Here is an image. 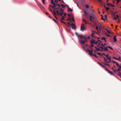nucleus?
Returning <instances> with one entry per match:
<instances>
[{"label": "nucleus", "mask_w": 121, "mask_h": 121, "mask_svg": "<svg viewBox=\"0 0 121 121\" xmlns=\"http://www.w3.org/2000/svg\"><path fill=\"white\" fill-rule=\"evenodd\" d=\"M83 12L84 13V15L86 18H88L89 16V19L91 22L93 23H99L98 22V19L95 16H93L89 15L85 10H84Z\"/></svg>", "instance_id": "nucleus-1"}, {"label": "nucleus", "mask_w": 121, "mask_h": 121, "mask_svg": "<svg viewBox=\"0 0 121 121\" xmlns=\"http://www.w3.org/2000/svg\"><path fill=\"white\" fill-rule=\"evenodd\" d=\"M64 23L68 27H71L72 29H73L75 30L76 29L75 25V24H74L73 23H71V24H70V23Z\"/></svg>", "instance_id": "nucleus-2"}, {"label": "nucleus", "mask_w": 121, "mask_h": 121, "mask_svg": "<svg viewBox=\"0 0 121 121\" xmlns=\"http://www.w3.org/2000/svg\"><path fill=\"white\" fill-rule=\"evenodd\" d=\"M75 34L80 39H86V37L85 35H79L76 32H75Z\"/></svg>", "instance_id": "nucleus-3"}, {"label": "nucleus", "mask_w": 121, "mask_h": 121, "mask_svg": "<svg viewBox=\"0 0 121 121\" xmlns=\"http://www.w3.org/2000/svg\"><path fill=\"white\" fill-rule=\"evenodd\" d=\"M89 47L91 49V50H90L88 49L87 50H86V51L87 52H88V54L90 56H92V53L93 52V49L90 46H89Z\"/></svg>", "instance_id": "nucleus-4"}, {"label": "nucleus", "mask_w": 121, "mask_h": 121, "mask_svg": "<svg viewBox=\"0 0 121 121\" xmlns=\"http://www.w3.org/2000/svg\"><path fill=\"white\" fill-rule=\"evenodd\" d=\"M94 26H95L96 28V30H97L98 32H99V31L98 30V26L100 28H103V26L101 24L100 25H97L96 24H94Z\"/></svg>", "instance_id": "nucleus-5"}, {"label": "nucleus", "mask_w": 121, "mask_h": 121, "mask_svg": "<svg viewBox=\"0 0 121 121\" xmlns=\"http://www.w3.org/2000/svg\"><path fill=\"white\" fill-rule=\"evenodd\" d=\"M86 28L84 26V24H82L80 27V30L83 31Z\"/></svg>", "instance_id": "nucleus-6"}, {"label": "nucleus", "mask_w": 121, "mask_h": 121, "mask_svg": "<svg viewBox=\"0 0 121 121\" xmlns=\"http://www.w3.org/2000/svg\"><path fill=\"white\" fill-rule=\"evenodd\" d=\"M56 12L59 15H62L63 14V12H60L58 10H57L56 11Z\"/></svg>", "instance_id": "nucleus-7"}, {"label": "nucleus", "mask_w": 121, "mask_h": 121, "mask_svg": "<svg viewBox=\"0 0 121 121\" xmlns=\"http://www.w3.org/2000/svg\"><path fill=\"white\" fill-rule=\"evenodd\" d=\"M106 70L109 73H110L111 74L113 75H114V74L112 72L110 71L107 68H106Z\"/></svg>", "instance_id": "nucleus-8"}, {"label": "nucleus", "mask_w": 121, "mask_h": 121, "mask_svg": "<svg viewBox=\"0 0 121 121\" xmlns=\"http://www.w3.org/2000/svg\"><path fill=\"white\" fill-rule=\"evenodd\" d=\"M55 5L54 6H53V8H55V7H56L57 6H58L59 7H60V5L58 4H55Z\"/></svg>", "instance_id": "nucleus-9"}, {"label": "nucleus", "mask_w": 121, "mask_h": 121, "mask_svg": "<svg viewBox=\"0 0 121 121\" xmlns=\"http://www.w3.org/2000/svg\"><path fill=\"white\" fill-rule=\"evenodd\" d=\"M79 41L81 42V43L82 45H83L85 43V41L84 40H81L79 39Z\"/></svg>", "instance_id": "nucleus-10"}, {"label": "nucleus", "mask_w": 121, "mask_h": 121, "mask_svg": "<svg viewBox=\"0 0 121 121\" xmlns=\"http://www.w3.org/2000/svg\"><path fill=\"white\" fill-rule=\"evenodd\" d=\"M95 39H92L91 40V41L90 42L91 44H92L93 43H95Z\"/></svg>", "instance_id": "nucleus-11"}, {"label": "nucleus", "mask_w": 121, "mask_h": 121, "mask_svg": "<svg viewBox=\"0 0 121 121\" xmlns=\"http://www.w3.org/2000/svg\"><path fill=\"white\" fill-rule=\"evenodd\" d=\"M113 41L114 42H116L117 41V39L116 36H114L113 38Z\"/></svg>", "instance_id": "nucleus-12"}, {"label": "nucleus", "mask_w": 121, "mask_h": 121, "mask_svg": "<svg viewBox=\"0 0 121 121\" xmlns=\"http://www.w3.org/2000/svg\"><path fill=\"white\" fill-rule=\"evenodd\" d=\"M90 23L91 24V26L93 28H94L95 27V26H94V24H96V23H94L93 24H91L92 23Z\"/></svg>", "instance_id": "nucleus-13"}, {"label": "nucleus", "mask_w": 121, "mask_h": 121, "mask_svg": "<svg viewBox=\"0 0 121 121\" xmlns=\"http://www.w3.org/2000/svg\"><path fill=\"white\" fill-rule=\"evenodd\" d=\"M106 56L107 57V59H108L109 60H111V58L110 57H108V55H106Z\"/></svg>", "instance_id": "nucleus-14"}, {"label": "nucleus", "mask_w": 121, "mask_h": 121, "mask_svg": "<svg viewBox=\"0 0 121 121\" xmlns=\"http://www.w3.org/2000/svg\"><path fill=\"white\" fill-rule=\"evenodd\" d=\"M54 0H51V4H52L53 5V6L55 5V3L54 2Z\"/></svg>", "instance_id": "nucleus-15"}, {"label": "nucleus", "mask_w": 121, "mask_h": 121, "mask_svg": "<svg viewBox=\"0 0 121 121\" xmlns=\"http://www.w3.org/2000/svg\"><path fill=\"white\" fill-rule=\"evenodd\" d=\"M104 51H108V50L107 48V46H106L104 48Z\"/></svg>", "instance_id": "nucleus-16"}, {"label": "nucleus", "mask_w": 121, "mask_h": 121, "mask_svg": "<svg viewBox=\"0 0 121 121\" xmlns=\"http://www.w3.org/2000/svg\"><path fill=\"white\" fill-rule=\"evenodd\" d=\"M72 21H73L74 22H75V21L74 18L73 17H72L71 19H70V21L71 22H72Z\"/></svg>", "instance_id": "nucleus-17"}, {"label": "nucleus", "mask_w": 121, "mask_h": 121, "mask_svg": "<svg viewBox=\"0 0 121 121\" xmlns=\"http://www.w3.org/2000/svg\"><path fill=\"white\" fill-rule=\"evenodd\" d=\"M117 75L119 76H121V73L120 72H117Z\"/></svg>", "instance_id": "nucleus-18"}, {"label": "nucleus", "mask_w": 121, "mask_h": 121, "mask_svg": "<svg viewBox=\"0 0 121 121\" xmlns=\"http://www.w3.org/2000/svg\"><path fill=\"white\" fill-rule=\"evenodd\" d=\"M68 11H72V9L70 8L69 7H68Z\"/></svg>", "instance_id": "nucleus-19"}, {"label": "nucleus", "mask_w": 121, "mask_h": 121, "mask_svg": "<svg viewBox=\"0 0 121 121\" xmlns=\"http://www.w3.org/2000/svg\"><path fill=\"white\" fill-rule=\"evenodd\" d=\"M96 51H101V50L99 48H96Z\"/></svg>", "instance_id": "nucleus-20"}, {"label": "nucleus", "mask_w": 121, "mask_h": 121, "mask_svg": "<svg viewBox=\"0 0 121 121\" xmlns=\"http://www.w3.org/2000/svg\"><path fill=\"white\" fill-rule=\"evenodd\" d=\"M116 70L117 72H120L119 71L121 70V69L120 68H118V69H116Z\"/></svg>", "instance_id": "nucleus-21"}, {"label": "nucleus", "mask_w": 121, "mask_h": 121, "mask_svg": "<svg viewBox=\"0 0 121 121\" xmlns=\"http://www.w3.org/2000/svg\"><path fill=\"white\" fill-rule=\"evenodd\" d=\"M92 33L94 34V33H96V32L95 30H91Z\"/></svg>", "instance_id": "nucleus-22"}, {"label": "nucleus", "mask_w": 121, "mask_h": 121, "mask_svg": "<svg viewBox=\"0 0 121 121\" xmlns=\"http://www.w3.org/2000/svg\"><path fill=\"white\" fill-rule=\"evenodd\" d=\"M52 13L53 14H54V15H55L56 14V12H55L54 11H53V12Z\"/></svg>", "instance_id": "nucleus-23"}, {"label": "nucleus", "mask_w": 121, "mask_h": 121, "mask_svg": "<svg viewBox=\"0 0 121 121\" xmlns=\"http://www.w3.org/2000/svg\"><path fill=\"white\" fill-rule=\"evenodd\" d=\"M104 7L107 10H108V9H109V8H108V7H105V5H104Z\"/></svg>", "instance_id": "nucleus-24"}, {"label": "nucleus", "mask_w": 121, "mask_h": 121, "mask_svg": "<svg viewBox=\"0 0 121 121\" xmlns=\"http://www.w3.org/2000/svg\"><path fill=\"white\" fill-rule=\"evenodd\" d=\"M61 6L63 8L65 7H66V5H64L63 4H61Z\"/></svg>", "instance_id": "nucleus-25"}, {"label": "nucleus", "mask_w": 121, "mask_h": 121, "mask_svg": "<svg viewBox=\"0 0 121 121\" xmlns=\"http://www.w3.org/2000/svg\"><path fill=\"white\" fill-rule=\"evenodd\" d=\"M117 66L119 67V68H120L121 67V65H119V64L118 63H117L116 65Z\"/></svg>", "instance_id": "nucleus-26"}, {"label": "nucleus", "mask_w": 121, "mask_h": 121, "mask_svg": "<svg viewBox=\"0 0 121 121\" xmlns=\"http://www.w3.org/2000/svg\"><path fill=\"white\" fill-rule=\"evenodd\" d=\"M97 54H98V55H101L102 57H103V55L100 53L99 52H98V53H97Z\"/></svg>", "instance_id": "nucleus-27"}, {"label": "nucleus", "mask_w": 121, "mask_h": 121, "mask_svg": "<svg viewBox=\"0 0 121 121\" xmlns=\"http://www.w3.org/2000/svg\"><path fill=\"white\" fill-rule=\"evenodd\" d=\"M113 58H114V59H115V60H119V59H118V58H116V57H113Z\"/></svg>", "instance_id": "nucleus-28"}, {"label": "nucleus", "mask_w": 121, "mask_h": 121, "mask_svg": "<svg viewBox=\"0 0 121 121\" xmlns=\"http://www.w3.org/2000/svg\"><path fill=\"white\" fill-rule=\"evenodd\" d=\"M104 64L105 65H107L108 66H110V64L107 63H105Z\"/></svg>", "instance_id": "nucleus-29"}, {"label": "nucleus", "mask_w": 121, "mask_h": 121, "mask_svg": "<svg viewBox=\"0 0 121 121\" xmlns=\"http://www.w3.org/2000/svg\"><path fill=\"white\" fill-rule=\"evenodd\" d=\"M99 48L101 49V51L104 49V48L102 47H99Z\"/></svg>", "instance_id": "nucleus-30"}, {"label": "nucleus", "mask_w": 121, "mask_h": 121, "mask_svg": "<svg viewBox=\"0 0 121 121\" xmlns=\"http://www.w3.org/2000/svg\"><path fill=\"white\" fill-rule=\"evenodd\" d=\"M108 47L109 48H110L111 49L113 50V49L110 46H108Z\"/></svg>", "instance_id": "nucleus-31"}, {"label": "nucleus", "mask_w": 121, "mask_h": 121, "mask_svg": "<svg viewBox=\"0 0 121 121\" xmlns=\"http://www.w3.org/2000/svg\"><path fill=\"white\" fill-rule=\"evenodd\" d=\"M92 55H93L96 58H97L98 57L95 54H92Z\"/></svg>", "instance_id": "nucleus-32"}, {"label": "nucleus", "mask_w": 121, "mask_h": 121, "mask_svg": "<svg viewBox=\"0 0 121 121\" xmlns=\"http://www.w3.org/2000/svg\"><path fill=\"white\" fill-rule=\"evenodd\" d=\"M60 11H61V12H63V9H62V8H61L60 9Z\"/></svg>", "instance_id": "nucleus-33"}, {"label": "nucleus", "mask_w": 121, "mask_h": 121, "mask_svg": "<svg viewBox=\"0 0 121 121\" xmlns=\"http://www.w3.org/2000/svg\"><path fill=\"white\" fill-rule=\"evenodd\" d=\"M86 8L87 9L89 7V6L87 4H86Z\"/></svg>", "instance_id": "nucleus-34"}, {"label": "nucleus", "mask_w": 121, "mask_h": 121, "mask_svg": "<svg viewBox=\"0 0 121 121\" xmlns=\"http://www.w3.org/2000/svg\"><path fill=\"white\" fill-rule=\"evenodd\" d=\"M106 36H108V37L110 36V35L109 34H108L107 33H106Z\"/></svg>", "instance_id": "nucleus-35"}, {"label": "nucleus", "mask_w": 121, "mask_h": 121, "mask_svg": "<svg viewBox=\"0 0 121 121\" xmlns=\"http://www.w3.org/2000/svg\"><path fill=\"white\" fill-rule=\"evenodd\" d=\"M107 4L109 6H111V3H107Z\"/></svg>", "instance_id": "nucleus-36"}, {"label": "nucleus", "mask_w": 121, "mask_h": 121, "mask_svg": "<svg viewBox=\"0 0 121 121\" xmlns=\"http://www.w3.org/2000/svg\"><path fill=\"white\" fill-rule=\"evenodd\" d=\"M60 7H55V8H54L55 9H59Z\"/></svg>", "instance_id": "nucleus-37"}, {"label": "nucleus", "mask_w": 121, "mask_h": 121, "mask_svg": "<svg viewBox=\"0 0 121 121\" xmlns=\"http://www.w3.org/2000/svg\"><path fill=\"white\" fill-rule=\"evenodd\" d=\"M101 66L102 67H105V70H106V68H107L105 66H104V65H102Z\"/></svg>", "instance_id": "nucleus-38"}, {"label": "nucleus", "mask_w": 121, "mask_h": 121, "mask_svg": "<svg viewBox=\"0 0 121 121\" xmlns=\"http://www.w3.org/2000/svg\"><path fill=\"white\" fill-rule=\"evenodd\" d=\"M103 57H104V60L105 61V62H107V61H106V59L105 58V57L103 56Z\"/></svg>", "instance_id": "nucleus-39"}, {"label": "nucleus", "mask_w": 121, "mask_h": 121, "mask_svg": "<svg viewBox=\"0 0 121 121\" xmlns=\"http://www.w3.org/2000/svg\"><path fill=\"white\" fill-rule=\"evenodd\" d=\"M82 21L83 22H85V23H86V21L85 19H83Z\"/></svg>", "instance_id": "nucleus-40"}, {"label": "nucleus", "mask_w": 121, "mask_h": 121, "mask_svg": "<svg viewBox=\"0 0 121 121\" xmlns=\"http://www.w3.org/2000/svg\"><path fill=\"white\" fill-rule=\"evenodd\" d=\"M42 0V2H43V4H45V1H44V0Z\"/></svg>", "instance_id": "nucleus-41"}, {"label": "nucleus", "mask_w": 121, "mask_h": 121, "mask_svg": "<svg viewBox=\"0 0 121 121\" xmlns=\"http://www.w3.org/2000/svg\"><path fill=\"white\" fill-rule=\"evenodd\" d=\"M101 39L103 40H104L105 39V38L104 37H102L101 38Z\"/></svg>", "instance_id": "nucleus-42"}, {"label": "nucleus", "mask_w": 121, "mask_h": 121, "mask_svg": "<svg viewBox=\"0 0 121 121\" xmlns=\"http://www.w3.org/2000/svg\"><path fill=\"white\" fill-rule=\"evenodd\" d=\"M94 34L91 33V37H92L93 38H94Z\"/></svg>", "instance_id": "nucleus-43"}, {"label": "nucleus", "mask_w": 121, "mask_h": 121, "mask_svg": "<svg viewBox=\"0 0 121 121\" xmlns=\"http://www.w3.org/2000/svg\"><path fill=\"white\" fill-rule=\"evenodd\" d=\"M113 63H114L116 64V65H117V63H118L117 62H116L115 61H114L113 62Z\"/></svg>", "instance_id": "nucleus-44"}, {"label": "nucleus", "mask_w": 121, "mask_h": 121, "mask_svg": "<svg viewBox=\"0 0 121 121\" xmlns=\"http://www.w3.org/2000/svg\"><path fill=\"white\" fill-rule=\"evenodd\" d=\"M84 40H84V41H85V42H87V39H86H86H84Z\"/></svg>", "instance_id": "nucleus-45"}, {"label": "nucleus", "mask_w": 121, "mask_h": 121, "mask_svg": "<svg viewBox=\"0 0 121 121\" xmlns=\"http://www.w3.org/2000/svg\"><path fill=\"white\" fill-rule=\"evenodd\" d=\"M98 63L101 66H102V64L101 63H100V62H98Z\"/></svg>", "instance_id": "nucleus-46"}, {"label": "nucleus", "mask_w": 121, "mask_h": 121, "mask_svg": "<svg viewBox=\"0 0 121 121\" xmlns=\"http://www.w3.org/2000/svg\"><path fill=\"white\" fill-rule=\"evenodd\" d=\"M98 43V41H96V42H95V43H94L96 44V45L97 44V43Z\"/></svg>", "instance_id": "nucleus-47"}, {"label": "nucleus", "mask_w": 121, "mask_h": 121, "mask_svg": "<svg viewBox=\"0 0 121 121\" xmlns=\"http://www.w3.org/2000/svg\"><path fill=\"white\" fill-rule=\"evenodd\" d=\"M113 71L114 72L116 73V71H117V70H116H116H113Z\"/></svg>", "instance_id": "nucleus-48"}, {"label": "nucleus", "mask_w": 121, "mask_h": 121, "mask_svg": "<svg viewBox=\"0 0 121 121\" xmlns=\"http://www.w3.org/2000/svg\"><path fill=\"white\" fill-rule=\"evenodd\" d=\"M91 46H91V47H93L94 46V45L93 44H91Z\"/></svg>", "instance_id": "nucleus-49"}, {"label": "nucleus", "mask_w": 121, "mask_h": 121, "mask_svg": "<svg viewBox=\"0 0 121 121\" xmlns=\"http://www.w3.org/2000/svg\"><path fill=\"white\" fill-rule=\"evenodd\" d=\"M91 10V11L92 12H94V10H93V9H90Z\"/></svg>", "instance_id": "nucleus-50"}, {"label": "nucleus", "mask_w": 121, "mask_h": 121, "mask_svg": "<svg viewBox=\"0 0 121 121\" xmlns=\"http://www.w3.org/2000/svg\"><path fill=\"white\" fill-rule=\"evenodd\" d=\"M98 1H99V2H101L102 3H103L102 1L101 0H99Z\"/></svg>", "instance_id": "nucleus-51"}, {"label": "nucleus", "mask_w": 121, "mask_h": 121, "mask_svg": "<svg viewBox=\"0 0 121 121\" xmlns=\"http://www.w3.org/2000/svg\"><path fill=\"white\" fill-rule=\"evenodd\" d=\"M117 18L116 17H114L113 19L114 20H115L117 19Z\"/></svg>", "instance_id": "nucleus-52"}, {"label": "nucleus", "mask_w": 121, "mask_h": 121, "mask_svg": "<svg viewBox=\"0 0 121 121\" xmlns=\"http://www.w3.org/2000/svg\"><path fill=\"white\" fill-rule=\"evenodd\" d=\"M68 16H69V17H70L71 16V15L70 14H69V13H68Z\"/></svg>", "instance_id": "nucleus-53"}, {"label": "nucleus", "mask_w": 121, "mask_h": 121, "mask_svg": "<svg viewBox=\"0 0 121 121\" xmlns=\"http://www.w3.org/2000/svg\"><path fill=\"white\" fill-rule=\"evenodd\" d=\"M111 6L112 7H114V5H112V4H111Z\"/></svg>", "instance_id": "nucleus-54"}, {"label": "nucleus", "mask_w": 121, "mask_h": 121, "mask_svg": "<svg viewBox=\"0 0 121 121\" xmlns=\"http://www.w3.org/2000/svg\"><path fill=\"white\" fill-rule=\"evenodd\" d=\"M111 60H109V61H107V62H106L109 63H110L111 62Z\"/></svg>", "instance_id": "nucleus-55"}, {"label": "nucleus", "mask_w": 121, "mask_h": 121, "mask_svg": "<svg viewBox=\"0 0 121 121\" xmlns=\"http://www.w3.org/2000/svg\"><path fill=\"white\" fill-rule=\"evenodd\" d=\"M107 31L109 34H110L111 33V32H110V31H109V30H107Z\"/></svg>", "instance_id": "nucleus-56"}, {"label": "nucleus", "mask_w": 121, "mask_h": 121, "mask_svg": "<svg viewBox=\"0 0 121 121\" xmlns=\"http://www.w3.org/2000/svg\"><path fill=\"white\" fill-rule=\"evenodd\" d=\"M90 36H88L87 37V39H90Z\"/></svg>", "instance_id": "nucleus-57"}, {"label": "nucleus", "mask_w": 121, "mask_h": 121, "mask_svg": "<svg viewBox=\"0 0 121 121\" xmlns=\"http://www.w3.org/2000/svg\"><path fill=\"white\" fill-rule=\"evenodd\" d=\"M101 19L102 20H103L104 21V18H103V17H102L101 18Z\"/></svg>", "instance_id": "nucleus-58"}, {"label": "nucleus", "mask_w": 121, "mask_h": 121, "mask_svg": "<svg viewBox=\"0 0 121 121\" xmlns=\"http://www.w3.org/2000/svg\"><path fill=\"white\" fill-rule=\"evenodd\" d=\"M99 32H96V33L98 35H99Z\"/></svg>", "instance_id": "nucleus-59"}, {"label": "nucleus", "mask_w": 121, "mask_h": 121, "mask_svg": "<svg viewBox=\"0 0 121 121\" xmlns=\"http://www.w3.org/2000/svg\"><path fill=\"white\" fill-rule=\"evenodd\" d=\"M66 14L65 13L64 14V17L65 16H66Z\"/></svg>", "instance_id": "nucleus-60"}, {"label": "nucleus", "mask_w": 121, "mask_h": 121, "mask_svg": "<svg viewBox=\"0 0 121 121\" xmlns=\"http://www.w3.org/2000/svg\"><path fill=\"white\" fill-rule=\"evenodd\" d=\"M49 5L50 6L52 7L53 8V6H52L51 5L49 4Z\"/></svg>", "instance_id": "nucleus-61"}, {"label": "nucleus", "mask_w": 121, "mask_h": 121, "mask_svg": "<svg viewBox=\"0 0 121 121\" xmlns=\"http://www.w3.org/2000/svg\"><path fill=\"white\" fill-rule=\"evenodd\" d=\"M101 45L102 46H103V47H104L105 46L104 45V44H101Z\"/></svg>", "instance_id": "nucleus-62"}, {"label": "nucleus", "mask_w": 121, "mask_h": 121, "mask_svg": "<svg viewBox=\"0 0 121 121\" xmlns=\"http://www.w3.org/2000/svg\"><path fill=\"white\" fill-rule=\"evenodd\" d=\"M55 2H56V3H57L58 2V1L57 0H55Z\"/></svg>", "instance_id": "nucleus-63"}, {"label": "nucleus", "mask_w": 121, "mask_h": 121, "mask_svg": "<svg viewBox=\"0 0 121 121\" xmlns=\"http://www.w3.org/2000/svg\"><path fill=\"white\" fill-rule=\"evenodd\" d=\"M62 18L63 19H64V16H62Z\"/></svg>", "instance_id": "nucleus-64"}]
</instances>
